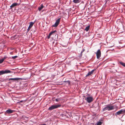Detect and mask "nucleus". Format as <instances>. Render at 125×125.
Masks as SVG:
<instances>
[{
	"instance_id": "f257e3e1",
	"label": "nucleus",
	"mask_w": 125,
	"mask_h": 125,
	"mask_svg": "<svg viewBox=\"0 0 125 125\" xmlns=\"http://www.w3.org/2000/svg\"><path fill=\"white\" fill-rule=\"evenodd\" d=\"M114 106L111 105H110L108 104L106 105V107L103 109V111L106 110L110 111L114 109Z\"/></svg>"
},
{
	"instance_id": "f03ea898",
	"label": "nucleus",
	"mask_w": 125,
	"mask_h": 125,
	"mask_svg": "<svg viewBox=\"0 0 125 125\" xmlns=\"http://www.w3.org/2000/svg\"><path fill=\"white\" fill-rule=\"evenodd\" d=\"M61 106V104L52 105L48 108V110L51 111L60 107Z\"/></svg>"
},
{
	"instance_id": "7ed1b4c3",
	"label": "nucleus",
	"mask_w": 125,
	"mask_h": 125,
	"mask_svg": "<svg viewBox=\"0 0 125 125\" xmlns=\"http://www.w3.org/2000/svg\"><path fill=\"white\" fill-rule=\"evenodd\" d=\"M12 72L8 70H6L5 71L2 70L0 71V75L4 74L12 73Z\"/></svg>"
},
{
	"instance_id": "20e7f679",
	"label": "nucleus",
	"mask_w": 125,
	"mask_h": 125,
	"mask_svg": "<svg viewBox=\"0 0 125 125\" xmlns=\"http://www.w3.org/2000/svg\"><path fill=\"white\" fill-rule=\"evenodd\" d=\"M86 101L88 103H90L93 101V98L92 97L90 96L87 97L85 99Z\"/></svg>"
},
{
	"instance_id": "39448f33",
	"label": "nucleus",
	"mask_w": 125,
	"mask_h": 125,
	"mask_svg": "<svg viewBox=\"0 0 125 125\" xmlns=\"http://www.w3.org/2000/svg\"><path fill=\"white\" fill-rule=\"evenodd\" d=\"M61 18H60L57 20L55 24L52 25L53 27H57L58 25L61 20Z\"/></svg>"
},
{
	"instance_id": "423d86ee",
	"label": "nucleus",
	"mask_w": 125,
	"mask_h": 125,
	"mask_svg": "<svg viewBox=\"0 0 125 125\" xmlns=\"http://www.w3.org/2000/svg\"><path fill=\"white\" fill-rule=\"evenodd\" d=\"M96 54L97 58L99 59L101 55V52L99 49L98 50Z\"/></svg>"
},
{
	"instance_id": "0eeeda50",
	"label": "nucleus",
	"mask_w": 125,
	"mask_h": 125,
	"mask_svg": "<svg viewBox=\"0 0 125 125\" xmlns=\"http://www.w3.org/2000/svg\"><path fill=\"white\" fill-rule=\"evenodd\" d=\"M125 112V110H121L120 111L116 113L115 114V115H119L120 114H122Z\"/></svg>"
},
{
	"instance_id": "6e6552de",
	"label": "nucleus",
	"mask_w": 125,
	"mask_h": 125,
	"mask_svg": "<svg viewBox=\"0 0 125 125\" xmlns=\"http://www.w3.org/2000/svg\"><path fill=\"white\" fill-rule=\"evenodd\" d=\"M19 5L18 4L16 3H14L12 4V5L10 6V9H12V8L15 6H18Z\"/></svg>"
},
{
	"instance_id": "1a4fd4ad",
	"label": "nucleus",
	"mask_w": 125,
	"mask_h": 125,
	"mask_svg": "<svg viewBox=\"0 0 125 125\" xmlns=\"http://www.w3.org/2000/svg\"><path fill=\"white\" fill-rule=\"evenodd\" d=\"M94 70H93L91 72H89L88 73H87V74L86 75V77L88 76H89L93 74V73H94Z\"/></svg>"
},
{
	"instance_id": "9d476101",
	"label": "nucleus",
	"mask_w": 125,
	"mask_h": 125,
	"mask_svg": "<svg viewBox=\"0 0 125 125\" xmlns=\"http://www.w3.org/2000/svg\"><path fill=\"white\" fill-rule=\"evenodd\" d=\"M56 31H53L51 32L49 34V35L47 37L48 39H50V37L52 35L53 33H54L55 32H56Z\"/></svg>"
},
{
	"instance_id": "9b49d317",
	"label": "nucleus",
	"mask_w": 125,
	"mask_h": 125,
	"mask_svg": "<svg viewBox=\"0 0 125 125\" xmlns=\"http://www.w3.org/2000/svg\"><path fill=\"white\" fill-rule=\"evenodd\" d=\"M13 111V110H11L10 109H9L6 110V112L8 114H10L12 113Z\"/></svg>"
},
{
	"instance_id": "f8f14e48",
	"label": "nucleus",
	"mask_w": 125,
	"mask_h": 125,
	"mask_svg": "<svg viewBox=\"0 0 125 125\" xmlns=\"http://www.w3.org/2000/svg\"><path fill=\"white\" fill-rule=\"evenodd\" d=\"M19 79V78H11L9 79V81L12 80V81H17Z\"/></svg>"
},
{
	"instance_id": "ddd939ff",
	"label": "nucleus",
	"mask_w": 125,
	"mask_h": 125,
	"mask_svg": "<svg viewBox=\"0 0 125 125\" xmlns=\"http://www.w3.org/2000/svg\"><path fill=\"white\" fill-rule=\"evenodd\" d=\"M73 1L75 3H78L80 2L81 0H73Z\"/></svg>"
},
{
	"instance_id": "4468645a",
	"label": "nucleus",
	"mask_w": 125,
	"mask_h": 125,
	"mask_svg": "<svg viewBox=\"0 0 125 125\" xmlns=\"http://www.w3.org/2000/svg\"><path fill=\"white\" fill-rule=\"evenodd\" d=\"M44 7V6L42 4L38 8V9L39 11H40Z\"/></svg>"
},
{
	"instance_id": "2eb2a0df",
	"label": "nucleus",
	"mask_w": 125,
	"mask_h": 125,
	"mask_svg": "<svg viewBox=\"0 0 125 125\" xmlns=\"http://www.w3.org/2000/svg\"><path fill=\"white\" fill-rule=\"evenodd\" d=\"M90 26H89H89H87L86 27V28L84 29V30L85 31H88V30L90 28Z\"/></svg>"
},
{
	"instance_id": "dca6fc26",
	"label": "nucleus",
	"mask_w": 125,
	"mask_h": 125,
	"mask_svg": "<svg viewBox=\"0 0 125 125\" xmlns=\"http://www.w3.org/2000/svg\"><path fill=\"white\" fill-rule=\"evenodd\" d=\"M34 24V23L31 22H30V25L29 26L31 27Z\"/></svg>"
},
{
	"instance_id": "f3484780",
	"label": "nucleus",
	"mask_w": 125,
	"mask_h": 125,
	"mask_svg": "<svg viewBox=\"0 0 125 125\" xmlns=\"http://www.w3.org/2000/svg\"><path fill=\"white\" fill-rule=\"evenodd\" d=\"M119 63L123 66L125 67V63L122 62H119Z\"/></svg>"
},
{
	"instance_id": "a211bd4d",
	"label": "nucleus",
	"mask_w": 125,
	"mask_h": 125,
	"mask_svg": "<svg viewBox=\"0 0 125 125\" xmlns=\"http://www.w3.org/2000/svg\"><path fill=\"white\" fill-rule=\"evenodd\" d=\"M65 82L66 83H67L69 85L70 84V81H65Z\"/></svg>"
},
{
	"instance_id": "6ab92c4d",
	"label": "nucleus",
	"mask_w": 125,
	"mask_h": 125,
	"mask_svg": "<svg viewBox=\"0 0 125 125\" xmlns=\"http://www.w3.org/2000/svg\"><path fill=\"white\" fill-rule=\"evenodd\" d=\"M102 124V123L101 122H99L97 123V125H101Z\"/></svg>"
},
{
	"instance_id": "aec40b11",
	"label": "nucleus",
	"mask_w": 125,
	"mask_h": 125,
	"mask_svg": "<svg viewBox=\"0 0 125 125\" xmlns=\"http://www.w3.org/2000/svg\"><path fill=\"white\" fill-rule=\"evenodd\" d=\"M18 57V56H12V58L13 59H15L17 58Z\"/></svg>"
},
{
	"instance_id": "412c9836",
	"label": "nucleus",
	"mask_w": 125,
	"mask_h": 125,
	"mask_svg": "<svg viewBox=\"0 0 125 125\" xmlns=\"http://www.w3.org/2000/svg\"><path fill=\"white\" fill-rule=\"evenodd\" d=\"M4 61V59H1L0 60V64L2 63Z\"/></svg>"
},
{
	"instance_id": "4be33fe9",
	"label": "nucleus",
	"mask_w": 125,
	"mask_h": 125,
	"mask_svg": "<svg viewBox=\"0 0 125 125\" xmlns=\"http://www.w3.org/2000/svg\"><path fill=\"white\" fill-rule=\"evenodd\" d=\"M31 28V27L29 26V27L27 30V31H29L30 30Z\"/></svg>"
},
{
	"instance_id": "5701e85b",
	"label": "nucleus",
	"mask_w": 125,
	"mask_h": 125,
	"mask_svg": "<svg viewBox=\"0 0 125 125\" xmlns=\"http://www.w3.org/2000/svg\"><path fill=\"white\" fill-rule=\"evenodd\" d=\"M6 57H4V58L3 59H4V60L6 58Z\"/></svg>"
},
{
	"instance_id": "b1692460",
	"label": "nucleus",
	"mask_w": 125,
	"mask_h": 125,
	"mask_svg": "<svg viewBox=\"0 0 125 125\" xmlns=\"http://www.w3.org/2000/svg\"><path fill=\"white\" fill-rule=\"evenodd\" d=\"M55 101L56 102H58L59 101V100H58V99H56L55 100Z\"/></svg>"
},
{
	"instance_id": "393cba45",
	"label": "nucleus",
	"mask_w": 125,
	"mask_h": 125,
	"mask_svg": "<svg viewBox=\"0 0 125 125\" xmlns=\"http://www.w3.org/2000/svg\"><path fill=\"white\" fill-rule=\"evenodd\" d=\"M84 51V49H83V51H82L81 52V53L82 54V52H83V51Z\"/></svg>"
},
{
	"instance_id": "a878e982",
	"label": "nucleus",
	"mask_w": 125,
	"mask_h": 125,
	"mask_svg": "<svg viewBox=\"0 0 125 125\" xmlns=\"http://www.w3.org/2000/svg\"><path fill=\"white\" fill-rule=\"evenodd\" d=\"M22 101H20V102H22Z\"/></svg>"
}]
</instances>
